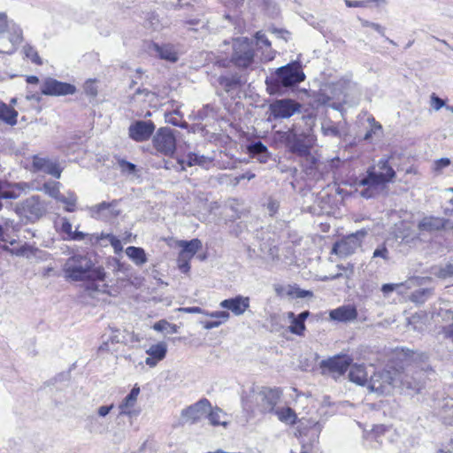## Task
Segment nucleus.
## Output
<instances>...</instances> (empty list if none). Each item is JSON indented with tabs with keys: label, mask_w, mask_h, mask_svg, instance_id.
Returning <instances> with one entry per match:
<instances>
[{
	"label": "nucleus",
	"mask_w": 453,
	"mask_h": 453,
	"mask_svg": "<svg viewBox=\"0 0 453 453\" xmlns=\"http://www.w3.org/2000/svg\"><path fill=\"white\" fill-rule=\"evenodd\" d=\"M321 130L325 135L338 137L341 135L339 128L330 123H323Z\"/></svg>",
	"instance_id": "44"
},
{
	"label": "nucleus",
	"mask_w": 453,
	"mask_h": 453,
	"mask_svg": "<svg viewBox=\"0 0 453 453\" xmlns=\"http://www.w3.org/2000/svg\"><path fill=\"white\" fill-rule=\"evenodd\" d=\"M65 278L72 281L88 280V289L106 293L105 273L102 267H94L89 257L76 254L68 257L64 265Z\"/></svg>",
	"instance_id": "1"
},
{
	"label": "nucleus",
	"mask_w": 453,
	"mask_h": 453,
	"mask_svg": "<svg viewBox=\"0 0 453 453\" xmlns=\"http://www.w3.org/2000/svg\"><path fill=\"white\" fill-rule=\"evenodd\" d=\"M76 92L74 85L59 81L54 78L48 77L41 84V93L50 96H63L73 95Z\"/></svg>",
	"instance_id": "11"
},
{
	"label": "nucleus",
	"mask_w": 453,
	"mask_h": 453,
	"mask_svg": "<svg viewBox=\"0 0 453 453\" xmlns=\"http://www.w3.org/2000/svg\"><path fill=\"white\" fill-rule=\"evenodd\" d=\"M19 194L16 193L15 190L12 191H3L2 190V183L0 182V209L2 208V199H16L18 198Z\"/></svg>",
	"instance_id": "52"
},
{
	"label": "nucleus",
	"mask_w": 453,
	"mask_h": 453,
	"mask_svg": "<svg viewBox=\"0 0 453 453\" xmlns=\"http://www.w3.org/2000/svg\"><path fill=\"white\" fill-rule=\"evenodd\" d=\"M445 226L443 219L438 217H424L418 224V234H434Z\"/></svg>",
	"instance_id": "22"
},
{
	"label": "nucleus",
	"mask_w": 453,
	"mask_h": 453,
	"mask_svg": "<svg viewBox=\"0 0 453 453\" xmlns=\"http://www.w3.org/2000/svg\"><path fill=\"white\" fill-rule=\"evenodd\" d=\"M395 388L410 389L418 392L422 386L423 381L420 372L414 374L411 370H400L397 369V374H394Z\"/></svg>",
	"instance_id": "12"
},
{
	"label": "nucleus",
	"mask_w": 453,
	"mask_h": 453,
	"mask_svg": "<svg viewBox=\"0 0 453 453\" xmlns=\"http://www.w3.org/2000/svg\"><path fill=\"white\" fill-rule=\"evenodd\" d=\"M59 186H60L59 182H55V181L45 182L43 184L42 189L46 194H48L51 197L57 199L58 197H60Z\"/></svg>",
	"instance_id": "40"
},
{
	"label": "nucleus",
	"mask_w": 453,
	"mask_h": 453,
	"mask_svg": "<svg viewBox=\"0 0 453 453\" xmlns=\"http://www.w3.org/2000/svg\"><path fill=\"white\" fill-rule=\"evenodd\" d=\"M89 235L90 234H85L83 232H80L78 230H75V231H73V234L70 235L69 240L83 241L85 239V237H87V236L89 238Z\"/></svg>",
	"instance_id": "60"
},
{
	"label": "nucleus",
	"mask_w": 453,
	"mask_h": 453,
	"mask_svg": "<svg viewBox=\"0 0 453 453\" xmlns=\"http://www.w3.org/2000/svg\"><path fill=\"white\" fill-rule=\"evenodd\" d=\"M153 148L160 154L171 157L176 150V138L170 127H160L152 139Z\"/></svg>",
	"instance_id": "10"
},
{
	"label": "nucleus",
	"mask_w": 453,
	"mask_h": 453,
	"mask_svg": "<svg viewBox=\"0 0 453 453\" xmlns=\"http://www.w3.org/2000/svg\"><path fill=\"white\" fill-rule=\"evenodd\" d=\"M208 418H209L210 424L212 426H222L226 427L229 423L227 415L225 412H223V411L221 409H219L218 407L211 410V411L208 415Z\"/></svg>",
	"instance_id": "33"
},
{
	"label": "nucleus",
	"mask_w": 453,
	"mask_h": 453,
	"mask_svg": "<svg viewBox=\"0 0 453 453\" xmlns=\"http://www.w3.org/2000/svg\"><path fill=\"white\" fill-rule=\"evenodd\" d=\"M305 79L299 62H292L278 68L275 73L266 78L265 84L271 93L277 92L281 87H293Z\"/></svg>",
	"instance_id": "4"
},
{
	"label": "nucleus",
	"mask_w": 453,
	"mask_h": 453,
	"mask_svg": "<svg viewBox=\"0 0 453 453\" xmlns=\"http://www.w3.org/2000/svg\"><path fill=\"white\" fill-rule=\"evenodd\" d=\"M444 213L448 216L453 215V196L449 198L447 203L445 204L444 208Z\"/></svg>",
	"instance_id": "64"
},
{
	"label": "nucleus",
	"mask_w": 453,
	"mask_h": 453,
	"mask_svg": "<svg viewBox=\"0 0 453 453\" xmlns=\"http://www.w3.org/2000/svg\"><path fill=\"white\" fill-rule=\"evenodd\" d=\"M179 245L181 247V250L179 255L192 258L195 254L201 249L202 242L198 239H193L188 242L181 241L180 242Z\"/></svg>",
	"instance_id": "29"
},
{
	"label": "nucleus",
	"mask_w": 453,
	"mask_h": 453,
	"mask_svg": "<svg viewBox=\"0 0 453 453\" xmlns=\"http://www.w3.org/2000/svg\"><path fill=\"white\" fill-rule=\"evenodd\" d=\"M283 139L288 150L299 157L307 155L314 142L311 134L298 132L295 126L284 133Z\"/></svg>",
	"instance_id": "6"
},
{
	"label": "nucleus",
	"mask_w": 453,
	"mask_h": 453,
	"mask_svg": "<svg viewBox=\"0 0 453 453\" xmlns=\"http://www.w3.org/2000/svg\"><path fill=\"white\" fill-rule=\"evenodd\" d=\"M349 377L350 381L360 385L365 386L368 385L369 380H367V372L364 365H354L350 367V371L349 373Z\"/></svg>",
	"instance_id": "27"
},
{
	"label": "nucleus",
	"mask_w": 453,
	"mask_h": 453,
	"mask_svg": "<svg viewBox=\"0 0 453 453\" xmlns=\"http://www.w3.org/2000/svg\"><path fill=\"white\" fill-rule=\"evenodd\" d=\"M180 118H181V116L178 110H175L173 112L165 115L166 122H168L173 126H176V127H183L187 124L185 122L182 123Z\"/></svg>",
	"instance_id": "41"
},
{
	"label": "nucleus",
	"mask_w": 453,
	"mask_h": 453,
	"mask_svg": "<svg viewBox=\"0 0 453 453\" xmlns=\"http://www.w3.org/2000/svg\"><path fill=\"white\" fill-rule=\"evenodd\" d=\"M127 256L137 265H142L147 262V257L142 248L130 246L126 249Z\"/></svg>",
	"instance_id": "32"
},
{
	"label": "nucleus",
	"mask_w": 453,
	"mask_h": 453,
	"mask_svg": "<svg viewBox=\"0 0 453 453\" xmlns=\"http://www.w3.org/2000/svg\"><path fill=\"white\" fill-rule=\"evenodd\" d=\"M33 167L36 171L43 172L57 179L60 178L62 173V170L57 161H53L47 157H41L39 156H35L33 157Z\"/></svg>",
	"instance_id": "19"
},
{
	"label": "nucleus",
	"mask_w": 453,
	"mask_h": 453,
	"mask_svg": "<svg viewBox=\"0 0 453 453\" xmlns=\"http://www.w3.org/2000/svg\"><path fill=\"white\" fill-rule=\"evenodd\" d=\"M388 250L387 249V247L385 245H381L380 247H378L374 251H373V254H372V259H375L377 257H380L384 260H388L389 257H388Z\"/></svg>",
	"instance_id": "48"
},
{
	"label": "nucleus",
	"mask_w": 453,
	"mask_h": 453,
	"mask_svg": "<svg viewBox=\"0 0 453 453\" xmlns=\"http://www.w3.org/2000/svg\"><path fill=\"white\" fill-rule=\"evenodd\" d=\"M368 120L372 123V127L369 131L366 132V134H365V137L364 139L365 140H369L371 139L372 134L375 132V130H379L381 128V125L375 122L374 119L372 118V119H368Z\"/></svg>",
	"instance_id": "56"
},
{
	"label": "nucleus",
	"mask_w": 453,
	"mask_h": 453,
	"mask_svg": "<svg viewBox=\"0 0 453 453\" xmlns=\"http://www.w3.org/2000/svg\"><path fill=\"white\" fill-rule=\"evenodd\" d=\"M5 250L10 252L12 255L29 258L31 256L35 255L37 250L27 243H24L23 245L18 248L10 249L6 247Z\"/></svg>",
	"instance_id": "38"
},
{
	"label": "nucleus",
	"mask_w": 453,
	"mask_h": 453,
	"mask_svg": "<svg viewBox=\"0 0 453 453\" xmlns=\"http://www.w3.org/2000/svg\"><path fill=\"white\" fill-rule=\"evenodd\" d=\"M343 85L344 82L342 81L326 85L322 94L320 95L319 101L332 108L338 109V105L335 103L330 104V101L334 98H337L338 100L341 99V96L343 93Z\"/></svg>",
	"instance_id": "21"
},
{
	"label": "nucleus",
	"mask_w": 453,
	"mask_h": 453,
	"mask_svg": "<svg viewBox=\"0 0 453 453\" xmlns=\"http://www.w3.org/2000/svg\"><path fill=\"white\" fill-rule=\"evenodd\" d=\"M88 211L92 218L104 221L116 219L121 212L117 200H112L111 203L102 202L89 207Z\"/></svg>",
	"instance_id": "13"
},
{
	"label": "nucleus",
	"mask_w": 453,
	"mask_h": 453,
	"mask_svg": "<svg viewBox=\"0 0 453 453\" xmlns=\"http://www.w3.org/2000/svg\"><path fill=\"white\" fill-rule=\"evenodd\" d=\"M180 311L185 313H201L205 314L206 311H204L203 309H201L198 306H193V307H183L180 309Z\"/></svg>",
	"instance_id": "62"
},
{
	"label": "nucleus",
	"mask_w": 453,
	"mask_h": 453,
	"mask_svg": "<svg viewBox=\"0 0 453 453\" xmlns=\"http://www.w3.org/2000/svg\"><path fill=\"white\" fill-rule=\"evenodd\" d=\"M254 42L247 37L234 41L231 61L238 68H248L254 63Z\"/></svg>",
	"instance_id": "5"
},
{
	"label": "nucleus",
	"mask_w": 453,
	"mask_h": 453,
	"mask_svg": "<svg viewBox=\"0 0 453 453\" xmlns=\"http://www.w3.org/2000/svg\"><path fill=\"white\" fill-rule=\"evenodd\" d=\"M352 359L349 356H334L321 362V368L332 373L334 377L341 376L349 369Z\"/></svg>",
	"instance_id": "17"
},
{
	"label": "nucleus",
	"mask_w": 453,
	"mask_h": 453,
	"mask_svg": "<svg viewBox=\"0 0 453 453\" xmlns=\"http://www.w3.org/2000/svg\"><path fill=\"white\" fill-rule=\"evenodd\" d=\"M360 20H361V24L363 27H371V28L374 29L375 31H377L380 35H382V36L385 35V28L382 27L380 24L371 22V21H368L365 19H360Z\"/></svg>",
	"instance_id": "49"
},
{
	"label": "nucleus",
	"mask_w": 453,
	"mask_h": 453,
	"mask_svg": "<svg viewBox=\"0 0 453 453\" xmlns=\"http://www.w3.org/2000/svg\"><path fill=\"white\" fill-rule=\"evenodd\" d=\"M301 157L303 158L302 164L303 167L306 169V171L312 170L316 167L317 165V159L314 156L311 154V150H309L307 155H302Z\"/></svg>",
	"instance_id": "43"
},
{
	"label": "nucleus",
	"mask_w": 453,
	"mask_h": 453,
	"mask_svg": "<svg viewBox=\"0 0 453 453\" xmlns=\"http://www.w3.org/2000/svg\"><path fill=\"white\" fill-rule=\"evenodd\" d=\"M24 53L27 58H30L33 63L42 65V60L34 47L31 45H25L23 48Z\"/></svg>",
	"instance_id": "42"
},
{
	"label": "nucleus",
	"mask_w": 453,
	"mask_h": 453,
	"mask_svg": "<svg viewBox=\"0 0 453 453\" xmlns=\"http://www.w3.org/2000/svg\"><path fill=\"white\" fill-rule=\"evenodd\" d=\"M401 287H403V283H398V284L387 283V284L382 285L381 291L383 292L384 295H388L391 292L397 290Z\"/></svg>",
	"instance_id": "55"
},
{
	"label": "nucleus",
	"mask_w": 453,
	"mask_h": 453,
	"mask_svg": "<svg viewBox=\"0 0 453 453\" xmlns=\"http://www.w3.org/2000/svg\"><path fill=\"white\" fill-rule=\"evenodd\" d=\"M280 422L287 425H294L296 423L297 416L293 409L290 407H276L273 411Z\"/></svg>",
	"instance_id": "28"
},
{
	"label": "nucleus",
	"mask_w": 453,
	"mask_h": 453,
	"mask_svg": "<svg viewBox=\"0 0 453 453\" xmlns=\"http://www.w3.org/2000/svg\"><path fill=\"white\" fill-rule=\"evenodd\" d=\"M330 319L339 322L353 321L357 317V311L353 305H342L329 312Z\"/></svg>",
	"instance_id": "23"
},
{
	"label": "nucleus",
	"mask_w": 453,
	"mask_h": 453,
	"mask_svg": "<svg viewBox=\"0 0 453 453\" xmlns=\"http://www.w3.org/2000/svg\"><path fill=\"white\" fill-rule=\"evenodd\" d=\"M288 318L291 322V325L289 326V331L294 334L299 336L303 335L305 330L304 322L300 320V319L292 311L288 313Z\"/></svg>",
	"instance_id": "36"
},
{
	"label": "nucleus",
	"mask_w": 453,
	"mask_h": 453,
	"mask_svg": "<svg viewBox=\"0 0 453 453\" xmlns=\"http://www.w3.org/2000/svg\"><path fill=\"white\" fill-rule=\"evenodd\" d=\"M167 352V345L165 342H161L157 344L151 345L147 350L146 353L150 356L156 357L157 360H162L165 358Z\"/></svg>",
	"instance_id": "37"
},
{
	"label": "nucleus",
	"mask_w": 453,
	"mask_h": 453,
	"mask_svg": "<svg viewBox=\"0 0 453 453\" xmlns=\"http://www.w3.org/2000/svg\"><path fill=\"white\" fill-rule=\"evenodd\" d=\"M450 165L449 158H440L434 163V171L440 173L442 169L448 167Z\"/></svg>",
	"instance_id": "51"
},
{
	"label": "nucleus",
	"mask_w": 453,
	"mask_h": 453,
	"mask_svg": "<svg viewBox=\"0 0 453 453\" xmlns=\"http://www.w3.org/2000/svg\"><path fill=\"white\" fill-rule=\"evenodd\" d=\"M219 306L230 311L235 316H241L250 307V297L239 295L221 301Z\"/></svg>",
	"instance_id": "18"
},
{
	"label": "nucleus",
	"mask_w": 453,
	"mask_h": 453,
	"mask_svg": "<svg viewBox=\"0 0 453 453\" xmlns=\"http://www.w3.org/2000/svg\"><path fill=\"white\" fill-rule=\"evenodd\" d=\"M431 107L434 111H439L442 107L446 106L445 101L437 96L434 93L431 95Z\"/></svg>",
	"instance_id": "50"
},
{
	"label": "nucleus",
	"mask_w": 453,
	"mask_h": 453,
	"mask_svg": "<svg viewBox=\"0 0 453 453\" xmlns=\"http://www.w3.org/2000/svg\"><path fill=\"white\" fill-rule=\"evenodd\" d=\"M266 208L270 216H273L277 213L280 208V203L275 199L270 198L266 204Z\"/></svg>",
	"instance_id": "53"
},
{
	"label": "nucleus",
	"mask_w": 453,
	"mask_h": 453,
	"mask_svg": "<svg viewBox=\"0 0 453 453\" xmlns=\"http://www.w3.org/2000/svg\"><path fill=\"white\" fill-rule=\"evenodd\" d=\"M218 81L226 92H229L241 85L240 76L237 74L219 76Z\"/></svg>",
	"instance_id": "35"
},
{
	"label": "nucleus",
	"mask_w": 453,
	"mask_h": 453,
	"mask_svg": "<svg viewBox=\"0 0 453 453\" xmlns=\"http://www.w3.org/2000/svg\"><path fill=\"white\" fill-rule=\"evenodd\" d=\"M140 394V388L134 386L130 393L123 399L119 405V416L134 417L137 416L139 411L134 409L137 402V397Z\"/></svg>",
	"instance_id": "20"
},
{
	"label": "nucleus",
	"mask_w": 453,
	"mask_h": 453,
	"mask_svg": "<svg viewBox=\"0 0 453 453\" xmlns=\"http://www.w3.org/2000/svg\"><path fill=\"white\" fill-rule=\"evenodd\" d=\"M8 27L7 16L4 12H0V35H2Z\"/></svg>",
	"instance_id": "63"
},
{
	"label": "nucleus",
	"mask_w": 453,
	"mask_h": 453,
	"mask_svg": "<svg viewBox=\"0 0 453 453\" xmlns=\"http://www.w3.org/2000/svg\"><path fill=\"white\" fill-rule=\"evenodd\" d=\"M248 151L253 158H256L261 164H265L271 157L267 147L260 141L250 144L248 146Z\"/></svg>",
	"instance_id": "25"
},
{
	"label": "nucleus",
	"mask_w": 453,
	"mask_h": 453,
	"mask_svg": "<svg viewBox=\"0 0 453 453\" xmlns=\"http://www.w3.org/2000/svg\"><path fill=\"white\" fill-rule=\"evenodd\" d=\"M12 34L8 36V45L3 47L1 50L6 54H12L15 51L17 46L22 42V30L20 27L12 25Z\"/></svg>",
	"instance_id": "26"
},
{
	"label": "nucleus",
	"mask_w": 453,
	"mask_h": 453,
	"mask_svg": "<svg viewBox=\"0 0 453 453\" xmlns=\"http://www.w3.org/2000/svg\"><path fill=\"white\" fill-rule=\"evenodd\" d=\"M301 105L292 99H280L269 106L274 119H288L300 111Z\"/></svg>",
	"instance_id": "14"
},
{
	"label": "nucleus",
	"mask_w": 453,
	"mask_h": 453,
	"mask_svg": "<svg viewBox=\"0 0 453 453\" xmlns=\"http://www.w3.org/2000/svg\"><path fill=\"white\" fill-rule=\"evenodd\" d=\"M154 51L158 54L160 58L168 60L170 62H176L178 59L177 54L171 45L160 46L154 43L152 46Z\"/></svg>",
	"instance_id": "34"
},
{
	"label": "nucleus",
	"mask_w": 453,
	"mask_h": 453,
	"mask_svg": "<svg viewBox=\"0 0 453 453\" xmlns=\"http://www.w3.org/2000/svg\"><path fill=\"white\" fill-rule=\"evenodd\" d=\"M366 234L367 230L361 229L343 237L334 244L332 253H334L341 257H346L354 254L357 250L361 247L363 240Z\"/></svg>",
	"instance_id": "8"
},
{
	"label": "nucleus",
	"mask_w": 453,
	"mask_h": 453,
	"mask_svg": "<svg viewBox=\"0 0 453 453\" xmlns=\"http://www.w3.org/2000/svg\"><path fill=\"white\" fill-rule=\"evenodd\" d=\"M205 315L211 318L217 319V320L207 321L204 323L203 327L208 330L219 327L221 324L226 322L230 318L229 312L226 311L206 312Z\"/></svg>",
	"instance_id": "30"
},
{
	"label": "nucleus",
	"mask_w": 453,
	"mask_h": 453,
	"mask_svg": "<svg viewBox=\"0 0 453 453\" xmlns=\"http://www.w3.org/2000/svg\"><path fill=\"white\" fill-rule=\"evenodd\" d=\"M57 200L70 206L69 208H67L68 211H73V207L75 206L76 203V196L73 194H71L68 197H66L60 193V197H58Z\"/></svg>",
	"instance_id": "46"
},
{
	"label": "nucleus",
	"mask_w": 453,
	"mask_h": 453,
	"mask_svg": "<svg viewBox=\"0 0 453 453\" xmlns=\"http://www.w3.org/2000/svg\"><path fill=\"white\" fill-rule=\"evenodd\" d=\"M190 259L191 258L188 257H184V256L179 255L178 266H179V269L181 271V273H188V271L190 269V265H189Z\"/></svg>",
	"instance_id": "47"
},
{
	"label": "nucleus",
	"mask_w": 453,
	"mask_h": 453,
	"mask_svg": "<svg viewBox=\"0 0 453 453\" xmlns=\"http://www.w3.org/2000/svg\"><path fill=\"white\" fill-rule=\"evenodd\" d=\"M118 165L120 170L125 173H134L136 170V165L133 163L126 161L125 159H118Z\"/></svg>",
	"instance_id": "45"
},
{
	"label": "nucleus",
	"mask_w": 453,
	"mask_h": 453,
	"mask_svg": "<svg viewBox=\"0 0 453 453\" xmlns=\"http://www.w3.org/2000/svg\"><path fill=\"white\" fill-rule=\"evenodd\" d=\"M281 397L277 388L266 387H252L242 396L243 407L250 411L263 414L273 413Z\"/></svg>",
	"instance_id": "3"
},
{
	"label": "nucleus",
	"mask_w": 453,
	"mask_h": 453,
	"mask_svg": "<svg viewBox=\"0 0 453 453\" xmlns=\"http://www.w3.org/2000/svg\"><path fill=\"white\" fill-rule=\"evenodd\" d=\"M156 128L151 120H136L128 127V136L136 142L148 141Z\"/></svg>",
	"instance_id": "16"
},
{
	"label": "nucleus",
	"mask_w": 453,
	"mask_h": 453,
	"mask_svg": "<svg viewBox=\"0 0 453 453\" xmlns=\"http://www.w3.org/2000/svg\"><path fill=\"white\" fill-rule=\"evenodd\" d=\"M46 205L38 196H32L15 206L16 213L30 221L38 219L46 213Z\"/></svg>",
	"instance_id": "9"
},
{
	"label": "nucleus",
	"mask_w": 453,
	"mask_h": 453,
	"mask_svg": "<svg viewBox=\"0 0 453 453\" xmlns=\"http://www.w3.org/2000/svg\"><path fill=\"white\" fill-rule=\"evenodd\" d=\"M18 112L5 103L0 102V119L14 126L17 123Z\"/></svg>",
	"instance_id": "31"
},
{
	"label": "nucleus",
	"mask_w": 453,
	"mask_h": 453,
	"mask_svg": "<svg viewBox=\"0 0 453 453\" xmlns=\"http://www.w3.org/2000/svg\"><path fill=\"white\" fill-rule=\"evenodd\" d=\"M394 374H397V369L394 367L375 372L370 377L367 388L378 395L390 394L395 388Z\"/></svg>",
	"instance_id": "7"
},
{
	"label": "nucleus",
	"mask_w": 453,
	"mask_h": 453,
	"mask_svg": "<svg viewBox=\"0 0 453 453\" xmlns=\"http://www.w3.org/2000/svg\"><path fill=\"white\" fill-rule=\"evenodd\" d=\"M395 171L389 165L388 158L380 159L375 165L368 167L366 175L361 178L357 186L363 187L359 191L365 199L373 198L384 192L386 185L392 182Z\"/></svg>",
	"instance_id": "2"
},
{
	"label": "nucleus",
	"mask_w": 453,
	"mask_h": 453,
	"mask_svg": "<svg viewBox=\"0 0 453 453\" xmlns=\"http://www.w3.org/2000/svg\"><path fill=\"white\" fill-rule=\"evenodd\" d=\"M345 4L348 7H366L369 4V1H351V0H344Z\"/></svg>",
	"instance_id": "61"
},
{
	"label": "nucleus",
	"mask_w": 453,
	"mask_h": 453,
	"mask_svg": "<svg viewBox=\"0 0 453 453\" xmlns=\"http://www.w3.org/2000/svg\"><path fill=\"white\" fill-rule=\"evenodd\" d=\"M255 38H256L257 45L265 46V47L271 46L270 41L267 39L264 33H262L261 31H259L256 34Z\"/></svg>",
	"instance_id": "54"
},
{
	"label": "nucleus",
	"mask_w": 453,
	"mask_h": 453,
	"mask_svg": "<svg viewBox=\"0 0 453 453\" xmlns=\"http://www.w3.org/2000/svg\"><path fill=\"white\" fill-rule=\"evenodd\" d=\"M105 238L111 242L115 250H122L121 242L117 237L112 234H106Z\"/></svg>",
	"instance_id": "59"
},
{
	"label": "nucleus",
	"mask_w": 453,
	"mask_h": 453,
	"mask_svg": "<svg viewBox=\"0 0 453 453\" xmlns=\"http://www.w3.org/2000/svg\"><path fill=\"white\" fill-rule=\"evenodd\" d=\"M61 231L63 233L66 234V235H67L65 239L69 240L70 235L73 234V230H72V224L66 219H63V222L61 225Z\"/></svg>",
	"instance_id": "57"
},
{
	"label": "nucleus",
	"mask_w": 453,
	"mask_h": 453,
	"mask_svg": "<svg viewBox=\"0 0 453 453\" xmlns=\"http://www.w3.org/2000/svg\"><path fill=\"white\" fill-rule=\"evenodd\" d=\"M211 409L208 399L203 398L194 404L183 409L180 417L183 422L194 424L198 422Z\"/></svg>",
	"instance_id": "15"
},
{
	"label": "nucleus",
	"mask_w": 453,
	"mask_h": 453,
	"mask_svg": "<svg viewBox=\"0 0 453 453\" xmlns=\"http://www.w3.org/2000/svg\"><path fill=\"white\" fill-rule=\"evenodd\" d=\"M432 296L430 288H422L414 291L410 296V300L417 304L424 303Z\"/></svg>",
	"instance_id": "39"
},
{
	"label": "nucleus",
	"mask_w": 453,
	"mask_h": 453,
	"mask_svg": "<svg viewBox=\"0 0 453 453\" xmlns=\"http://www.w3.org/2000/svg\"><path fill=\"white\" fill-rule=\"evenodd\" d=\"M213 159L211 157L199 155L196 153H188L187 156V160L180 159L178 163L180 165L181 169H185V165L193 166L199 165L201 167L208 169L210 165H211Z\"/></svg>",
	"instance_id": "24"
},
{
	"label": "nucleus",
	"mask_w": 453,
	"mask_h": 453,
	"mask_svg": "<svg viewBox=\"0 0 453 453\" xmlns=\"http://www.w3.org/2000/svg\"><path fill=\"white\" fill-rule=\"evenodd\" d=\"M113 408V404L102 405L97 409L96 414L99 418H105Z\"/></svg>",
	"instance_id": "58"
}]
</instances>
